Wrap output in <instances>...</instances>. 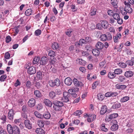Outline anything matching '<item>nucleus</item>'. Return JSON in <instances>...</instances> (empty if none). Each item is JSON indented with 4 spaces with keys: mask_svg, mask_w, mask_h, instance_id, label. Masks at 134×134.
I'll list each match as a JSON object with an SVG mask.
<instances>
[{
    "mask_svg": "<svg viewBox=\"0 0 134 134\" xmlns=\"http://www.w3.org/2000/svg\"><path fill=\"white\" fill-rule=\"evenodd\" d=\"M79 91V88L77 87H72V88L69 89L68 91V93L70 95H74L75 98L77 96L76 92H78Z\"/></svg>",
    "mask_w": 134,
    "mask_h": 134,
    "instance_id": "nucleus-1",
    "label": "nucleus"
},
{
    "mask_svg": "<svg viewBox=\"0 0 134 134\" xmlns=\"http://www.w3.org/2000/svg\"><path fill=\"white\" fill-rule=\"evenodd\" d=\"M63 97L62 98L63 102H67L69 101L71 95L66 92H64L63 93Z\"/></svg>",
    "mask_w": 134,
    "mask_h": 134,
    "instance_id": "nucleus-2",
    "label": "nucleus"
},
{
    "mask_svg": "<svg viewBox=\"0 0 134 134\" xmlns=\"http://www.w3.org/2000/svg\"><path fill=\"white\" fill-rule=\"evenodd\" d=\"M29 65L27 66L26 65L25 66L24 68L28 69L27 72L28 74L30 75L35 74L36 72L35 68L33 66L29 67Z\"/></svg>",
    "mask_w": 134,
    "mask_h": 134,
    "instance_id": "nucleus-3",
    "label": "nucleus"
},
{
    "mask_svg": "<svg viewBox=\"0 0 134 134\" xmlns=\"http://www.w3.org/2000/svg\"><path fill=\"white\" fill-rule=\"evenodd\" d=\"M14 114L15 113L13 110L12 109L9 110V111L8 113V119L10 120H13Z\"/></svg>",
    "mask_w": 134,
    "mask_h": 134,
    "instance_id": "nucleus-4",
    "label": "nucleus"
},
{
    "mask_svg": "<svg viewBox=\"0 0 134 134\" xmlns=\"http://www.w3.org/2000/svg\"><path fill=\"white\" fill-rule=\"evenodd\" d=\"M73 82L74 85L76 87H81L83 85L82 82L79 81L75 78L73 79Z\"/></svg>",
    "mask_w": 134,
    "mask_h": 134,
    "instance_id": "nucleus-5",
    "label": "nucleus"
},
{
    "mask_svg": "<svg viewBox=\"0 0 134 134\" xmlns=\"http://www.w3.org/2000/svg\"><path fill=\"white\" fill-rule=\"evenodd\" d=\"M48 60L47 57H43L41 59L40 61V64L41 65H45L47 63Z\"/></svg>",
    "mask_w": 134,
    "mask_h": 134,
    "instance_id": "nucleus-6",
    "label": "nucleus"
},
{
    "mask_svg": "<svg viewBox=\"0 0 134 134\" xmlns=\"http://www.w3.org/2000/svg\"><path fill=\"white\" fill-rule=\"evenodd\" d=\"M24 124L26 128L28 129H31L32 128V124L30 120H25Z\"/></svg>",
    "mask_w": 134,
    "mask_h": 134,
    "instance_id": "nucleus-7",
    "label": "nucleus"
},
{
    "mask_svg": "<svg viewBox=\"0 0 134 134\" xmlns=\"http://www.w3.org/2000/svg\"><path fill=\"white\" fill-rule=\"evenodd\" d=\"M35 100L34 98H31L28 101V105L29 107H32L35 105Z\"/></svg>",
    "mask_w": 134,
    "mask_h": 134,
    "instance_id": "nucleus-8",
    "label": "nucleus"
},
{
    "mask_svg": "<svg viewBox=\"0 0 134 134\" xmlns=\"http://www.w3.org/2000/svg\"><path fill=\"white\" fill-rule=\"evenodd\" d=\"M7 129L9 134H13V127L10 124H8L7 126Z\"/></svg>",
    "mask_w": 134,
    "mask_h": 134,
    "instance_id": "nucleus-9",
    "label": "nucleus"
},
{
    "mask_svg": "<svg viewBox=\"0 0 134 134\" xmlns=\"http://www.w3.org/2000/svg\"><path fill=\"white\" fill-rule=\"evenodd\" d=\"M72 80L69 77H66L64 80L65 83L67 85H70L72 83Z\"/></svg>",
    "mask_w": 134,
    "mask_h": 134,
    "instance_id": "nucleus-10",
    "label": "nucleus"
},
{
    "mask_svg": "<svg viewBox=\"0 0 134 134\" xmlns=\"http://www.w3.org/2000/svg\"><path fill=\"white\" fill-rule=\"evenodd\" d=\"M104 46V44L100 42H98L96 45V47L99 49H101Z\"/></svg>",
    "mask_w": 134,
    "mask_h": 134,
    "instance_id": "nucleus-11",
    "label": "nucleus"
},
{
    "mask_svg": "<svg viewBox=\"0 0 134 134\" xmlns=\"http://www.w3.org/2000/svg\"><path fill=\"white\" fill-rule=\"evenodd\" d=\"M107 110V109L106 105L102 106L100 111V114L102 115H104L106 113Z\"/></svg>",
    "mask_w": 134,
    "mask_h": 134,
    "instance_id": "nucleus-12",
    "label": "nucleus"
},
{
    "mask_svg": "<svg viewBox=\"0 0 134 134\" xmlns=\"http://www.w3.org/2000/svg\"><path fill=\"white\" fill-rule=\"evenodd\" d=\"M100 24L102 27L105 29H107L108 27V24L106 21H102Z\"/></svg>",
    "mask_w": 134,
    "mask_h": 134,
    "instance_id": "nucleus-13",
    "label": "nucleus"
},
{
    "mask_svg": "<svg viewBox=\"0 0 134 134\" xmlns=\"http://www.w3.org/2000/svg\"><path fill=\"white\" fill-rule=\"evenodd\" d=\"M115 87L117 89L120 90H124L126 88V86L125 85H120L119 84H116Z\"/></svg>",
    "mask_w": 134,
    "mask_h": 134,
    "instance_id": "nucleus-14",
    "label": "nucleus"
},
{
    "mask_svg": "<svg viewBox=\"0 0 134 134\" xmlns=\"http://www.w3.org/2000/svg\"><path fill=\"white\" fill-rule=\"evenodd\" d=\"M53 103L54 105H57L59 107H60L61 108H62L64 105L63 103L62 102L57 100L54 101L53 102Z\"/></svg>",
    "mask_w": 134,
    "mask_h": 134,
    "instance_id": "nucleus-15",
    "label": "nucleus"
},
{
    "mask_svg": "<svg viewBox=\"0 0 134 134\" xmlns=\"http://www.w3.org/2000/svg\"><path fill=\"white\" fill-rule=\"evenodd\" d=\"M44 103L46 105L49 107H51L52 105V103L48 99H44Z\"/></svg>",
    "mask_w": 134,
    "mask_h": 134,
    "instance_id": "nucleus-16",
    "label": "nucleus"
},
{
    "mask_svg": "<svg viewBox=\"0 0 134 134\" xmlns=\"http://www.w3.org/2000/svg\"><path fill=\"white\" fill-rule=\"evenodd\" d=\"M44 74L43 72L40 71L37 72V78L39 79H41L44 75Z\"/></svg>",
    "mask_w": 134,
    "mask_h": 134,
    "instance_id": "nucleus-17",
    "label": "nucleus"
},
{
    "mask_svg": "<svg viewBox=\"0 0 134 134\" xmlns=\"http://www.w3.org/2000/svg\"><path fill=\"white\" fill-rule=\"evenodd\" d=\"M128 5L125 6V10H126V12L129 13H131L132 12V9L130 7V5Z\"/></svg>",
    "mask_w": 134,
    "mask_h": 134,
    "instance_id": "nucleus-18",
    "label": "nucleus"
},
{
    "mask_svg": "<svg viewBox=\"0 0 134 134\" xmlns=\"http://www.w3.org/2000/svg\"><path fill=\"white\" fill-rule=\"evenodd\" d=\"M121 37V34L119 33H118L116 36H114V41L115 42H118V39H120Z\"/></svg>",
    "mask_w": 134,
    "mask_h": 134,
    "instance_id": "nucleus-19",
    "label": "nucleus"
},
{
    "mask_svg": "<svg viewBox=\"0 0 134 134\" xmlns=\"http://www.w3.org/2000/svg\"><path fill=\"white\" fill-rule=\"evenodd\" d=\"M133 75V73L132 71L130 70L126 71L125 74V76L127 77H131Z\"/></svg>",
    "mask_w": 134,
    "mask_h": 134,
    "instance_id": "nucleus-20",
    "label": "nucleus"
},
{
    "mask_svg": "<svg viewBox=\"0 0 134 134\" xmlns=\"http://www.w3.org/2000/svg\"><path fill=\"white\" fill-rule=\"evenodd\" d=\"M13 133L14 134H19L20 131L18 127L16 126H13Z\"/></svg>",
    "mask_w": 134,
    "mask_h": 134,
    "instance_id": "nucleus-21",
    "label": "nucleus"
},
{
    "mask_svg": "<svg viewBox=\"0 0 134 134\" xmlns=\"http://www.w3.org/2000/svg\"><path fill=\"white\" fill-rule=\"evenodd\" d=\"M35 132L37 134H44L45 133L44 131L41 128L37 129Z\"/></svg>",
    "mask_w": 134,
    "mask_h": 134,
    "instance_id": "nucleus-22",
    "label": "nucleus"
},
{
    "mask_svg": "<svg viewBox=\"0 0 134 134\" xmlns=\"http://www.w3.org/2000/svg\"><path fill=\"white\" fill-rule=\"evenodd\" d=\"M110 3L114 8H118V2L116 0H111Z\"/></svg>",
    "mask_w": 134,
    "mask_h": 134,
    "instance_id": "nucleus-23",
    "label": "nucleus"
},
{
    "mask_svg": "<svg viewBox=\"0 0 134 134\" xmlns=\"http://www.w3.org/2000/svg\"><path fill=\"white\" fill-rule=\"evenodd\" d=\"M92 53L94 55L96 56H98L100 54L99 51L96 49H93Z\"/></svg>",
    "mask_w": 134,
    "mask_h": 134,
    "instance_id": "nucleus-24",
    "label": "nucleus"
},
{
    "mask_svg": "<svg viewBox=\"0 0 134 134\" xmlns=\"http://www.w3.org/2000/svg\"><path fill=\"white\" fill-rule=\"evenodd\" d=\"M52 47L53 49H57L59 47V44L57 42H54L52 44Z\"/></svg>",
    "mask_w": 134,
    "mask_h": 134,
    "instance_id": "nucleus-25",
    "label": "nucleus"
},
{
    "mask_svg": "<svg viewBox=\"0 0 134 134\" xmlns=\"http://www.w3.org/2000/svg\"><path fill=\"white\" fill-rule=\"evenodd\" d=\"M49 96L50 98L52 99H53L56 97V94L54 92L51 91L49 93Z\"/></svg>",
    "mask_w": 134,
    "mask_h": 134,
    "instance_id": "nucleus-26",
    "label": "nucleus"
},
{
    "mask_svg": "<svg viewBox=\"0 0 134 134\" xmlns=\"http://www.w3.org/2000/svg\"><path fill=\"white\" fill-rule=\"evenodd\" d=\"M97 9L94 7L92 8L90 10V12L89 14L90 15L92 16L96 14Z\"/></svg>",
    "mask_w": 134,
    "mask_h": 134,
    "instance_id": "nucleus-27",
    "label": "nucleus"
},
{
    "mask_svg": "<svg viewBox=\"0 0 134 134\" xmlns=\"http://www.w3.org/2000/svg\"><path fill=\"white\" fill-rule=\"evenodd\" d=\"M115 74L114 72H109L108 74V77L110 79H113L115 77Z\"/></svg>",
    "mask_w": 134,
    "mask_h": 134,
    "instance_id": "nucleus-28",
    "label": "nucleus"
},
{
    "mask_svg": "<svg viewBox=\"0 0 134 134\" xmlns=\"http://www.w3.org/2000/svg\"><path fill=\"white\" fill-rule=\"evenodd\" d=\"M34 94L35 96L38 98L41 97L42 95L40 92L38 90H36L34 91Z\"/></svg>",
    "mask_w": 134,
    "mask_h": 134,
    "instance_id": "nucleus-29",
    "label": "nucleus"
},
{
    "mask_svg": "<svg viewBox=\"0 0 134 134\" xmlns=\"http://www.w3.org/2000/svg\"><path fill=\"white\" fill-rule=\"evenodd\" d=\"M43 115V118H44L46 119H49L51 117V115L50 113L49 112H46L44 113Z\"/></svg>",
    "mask_w": 134,
    "mask_h": 134,
    "instance_id": "nucleus-30",
    "label": "nucleus"
},
{
    "mask_svg": "<svg viewBox=\"0 0 134 134\" xmlns=\"http://www.w3.org/2000/svg\"><path fill=\"white\" fill-rule=\"evenodd\" d=\"M119 126L117 124L113 125L111 127V130L113 131H115L118 128Z\"/></svg>",
    "mask_w": 134,
    "mask_h": 134,
    "instance_id": "nucleus-31",
    "label": "nucleus"
},
{
    "mask_svg": "<svg viewBox=\"0 0 134 134\" xmlns=\"http://www.w3.org/2000/svg\"><path fill=\"white\" fill-rule=\"evenodd\" d=\"M34 114L35 116L38 118L40 119L43 118V115L37 111H35V112Z\"/></svg>",
    "mask_w": 134,
    "mask_h": 134,
    "instance_id": "nucleus-32",
    "label": "nucleus"
},
{
    "mask_svg": "<svg viewBox=\"0 0 134 134\" xmlns=\"http://www.w3.org/2000/svg\"><path fill=\"white\" fill-rule=\"evenodd\" d=\"M121 106V104L119 103H118L113 105L112 107V108L113 109H118Z\"/></svg>",
    "mask_w": 134,
    "mask_h": 134,
    "instance_id": "nucleus-33",
    "label": "nucleus"
},
{
    "mask_svg": "<svg viewBox=\"0 0 134 134\" xmlns=\"http://www.w3.org/2000/svg\"><path fill=\"white\" fill-rule=\"evenodd\" d=\"M122 70L119 68L115 70L114 72L115 74L119 75L121 74L122 73Z\"/></svg>",
    "mask_w": 134,
    "mask_h": 134,
    "instance_id": "nucleus-34",
    "label": "nucleus"
},
{
    "mask_svg": "<svg viewBox=\"0 0 134 134\" xmlns=\"http://www.w3.org/2000/svg\"><path fill=\"white\" fill-rule=\"evenodd\" d=\"M54 81L55 86L58 87L60 85V82L59 79H55L54 80Z\"/></svg>",
    "mask_w": 134,
    "mask_h": 134,
    "instance_id": "nucleus-35",
    "label": "nucleus"
},
{
    "mask_svg": "<svg viewBox=\"0 0 134 134\" xmlns=\"http://www.w3.org/2000/svg\"><path fill=\"white\" fill-rule=\"evenodd\" d=\"M129 99V97L128 96H125L122 98L120 100L121 102H124L128 101Z\"/></svg>",
    "mask_w": 134,
    "mask_h": 134,
    "instance_id": "nucleus-36",
    "label": "nucleus"
},
{
    "mask_svg": "<svg viewBox=\"0 0 134 134\" xmlns=\"http://www.w3.org/2000/svg\"><path fill=\"white\" fill-rule=\"evenodd\" d=\"M119 81L121 82H123L126 80V78L124 76H120L118 79Z\"/></svg>",
    "mask_w": 134,
    "mask_h": 134,
    "instance_id": "nucleus-37",
    "label": "nucleus"
},
{
    "mask_svg": "<svg viewBox=\"0 0 134 134\" xmlns=\"http://www.w3.org/2000/svg\"><path fill=\"white\" fill-rule=\"evenodd\" d=\"M40 59V58L39 57H36L34 58L32 63L34 64H36L39 62Z\"/></svg>",
    "mask_w": 134,
    "mask_h": 134,
    "instance_id": "nucleus-38",
    "label": "nucleus"
},
{
    "mask_svg": "<svg viewBox=\"0 0 134 134\" xmlns=\"http://www.w3.org/2000/svg\"><path fill=\"white\" fill-rule=\"evenodd\" d=\"M32 10L29 9L27 10L25 12V14L27 16H29L31 14Z\"/></svg>",
    "mask_w": 134,
    "mask_h": 134,
    "instance_id": "nucleus-39",
    "label": "nucleus"
},
{
    "mask_svg": "<svg viewBox=\"0 0 134 134\" xmlns=\"http://www.w3.org/2000/svg\"><path fill=\"white\" fill-rule=\"evenodd\" d=\"M104 98V96L103 95H102L101 93H100L98 94L97 96V98L98 99L102 100Z\"/></svg>",
    "mask_w": 134,
    "mask_h": 134,
    "instance_id": "nucleus-40",
    "label": "nucleus"
},
{
    "mask_svg": "<svg viewBox=\"0 0 134 134\" xmlns=\"http://www.w3.org/2000/svg\"><path fill=\"white\" fill-rule=\"evenodd\" d=\"M82 111L81 110H78L74 112L73 114L75 116H78L81 115L82 113Z\"/></svg>",
    "mask_w": 134,
    "mask_h": 134,
    "instance_id": "nucleus-41",
    "label": "nucleus"
},
{
    "mask_svg": "<svg viewBox=\"0 0 134 134\" xmlns=\"http://www.w3.org/2000/svg\"><path fill=\"white\" fill-rule=\"evenodd\" d=\"M100 40L102 41H105L107 40L106 35L105 34L102 35L100 36Z\"/></svg>",
    "mask_w": 134,
    "mask_h": 134,
    "instance_id": "nucleus-42",
    "label": "nucleus"
},
{
    "mask_svg": "<svg viewBox=\"0 0 134 134\" xmlns=\"http://www.w3.org/2000/svg\"><path fill=\"white\" fill-rule=\"evenodd\" d=\"M101 130L104 131L106 132L108 131V129L105 127V125L104 124H102L101 126Z\"/></svg>",
    "mask_w": 134,
    "mask_h": 134,
    "instance_id": "nucleus-43",
    "label": "nucleus"
},
{
    "mask_svg": "<svg viewBox=\"0 0 134 134\" xmlns=\"http://www.w3.org/2000/svg\"><path fill=\"white\" fill-rule=\"evenodd\" d=\"M37 124L40 127H43L44 124V121H42L39 120L38 121Z\"/></svg>",
    "mask_w": 134,
    "mask_h": 134,
    "instance_id": "nucleus-44",
    "label": "nucleus"
},
{
    "mask_svg": "<svg viewBox=\"0 0 134 134\" xmlns=\"http://www.w3.org/2000/svg\"><path fill=\"white\" fill-rule=\"evenodd\" d=\"M48 84L51 87H53L55 86L54 81L51 80L49 81Z\"/></svg>",
    "mask_w": 134,
    "mask_h": 134,
    "instance_id": "nucleus-45",
    "label": "nucleus"
},
{
    "mask_svg": "<svg viewBox=\"0 0 134 134\" xmlns=\"http://www.w3.org/2000/svg\"><path fill=\"white\" fill-rule=\"evenodd\" d=\"M53 108L54 110L57 111H59L61 110L62 108L55 105H54L53 106Z\"/></svg>",
    "mask_w": 134,
    "mask_h": 134,
    "instance_id": "nucleus-46",
    "label": "nucleus"
},
{
    "mask_svg": "<svg viewBox=\"0 0 134 134\" xmlns=\"http://www.w3.org/2000/svg\"><path fill=\"white\" fill-rule=\"evenodd\" d=\"M35 86L36 87L37 89H39L41 87L42 85H41L40 83V82H36L35 83Z\"/></svg>",
    "mask_w": 134,
    "mask_h": 134,
    "instance_id": "nucleus-47",
    "label": "nucleus"
},
{
    "mask_svg": "<svg viewBox=\"0 0 134 134\" xmlns=\"http://www.w3.org/2000/svg\"><path fill=\"white\" fill-rule=\"evenodd\" d=\"M113 16L114 19L116 20L118 19L120 17L119 15L117 13H114Z\"/></svg>",
    "mask_w": 134,
    "mask_h": 134,
    "instance_id": "nucleus-48",
    "label": "nucleus"
},
{
    "mask_svg": "<svg viewBox=\"0 0 134 134\" xmlns=\"http://www.w3.org/2000/svg\"><path fill=\"white\" fill-rule=\"evenodd\" d=\"M126 65L129 66H132L133 65V63L131 59L130 60H128L126 61Z\"/></svg>",
    "mask_w": 134,
    "mask_h": 134,
    "instance_id": "nucleus-49",
    "label": "nucleus"
},
{
    "mask_svg": "<svg viewBox=\"0 0 134 134\" xmlns=\"http://www.w3.org/2000/svg\"><path fill=\"white\" fill-rule=\"evenodd\" d=\"M48 55L51 57H54L55 55V53L52 51H50L49 52Z\"/></svg>",
    "mask_w": 134,
    "mask_h": 134,
    "instance_id": "nucleus-50",
    "label": "nucleus"
},
{
    "mask_svg": "<svg viewBox=\"0 0 134 134\" xmlns=\"http://www.w3.org/2000/svg\"><path fill=\"white\" fill-rule=\"evenodd\" d=\"M119 65L121 68H124L127 66L126 64L124 63L120 62L118 64Z\"/></svg>",
    "mask_w": 134,
    "mask_h": 134,
    "instance_id": "nucleus-51",
    "label": "nucleus"
},
{
    "mask_svg": "<svg viewBox=\"0 0 134 134\" xmlns=\"http://www.w3.org/2000/svg\"><path fill=\"white\" fill-rule=\"evenodd\" d=\"M26 87L27 88H30L31 86V82L29 81H27L26 83Z\"/></svg>",
    "mask_w": 134,
    "mask_h": 134,
    "instance_id": "nucleus-52",
    "label": "nucleus"
},
{
    "mask_svg": "<svg viewBox=\"0 0 134 134\" xmlns=\"http://www.w3.org/2000/svg\"><path fill=\"white\" fill-rule=\"evenodd\" d=\"M41 33V31L40 29H38L36 30L35 32V35L38 36L40 35Z\"/></svg>",
    "mask_w": 134,
    "mask_h": 134,
    "instance_id": "nucleus-53",
    "label": "nucleus"
},
{
    "mask_svg": "<svg viewBox=\"0 0 134 134\" xmlns=\"http://www.w3.org/2000/svg\"><path fill=\"white\" fill-rule=\"evenodd\" d=\"M88 117V118H90L91 119L93 120V121L94 119H95L96 117V115L94 114H90L89 115H87Z\"/></svg>",
    "mask_w": 134,
    "mask_h": 134,
    "instance_id": "nucleus-54",
    "label": "nucleus"
},
{
    "mask_svg": "<svg viewBox=\"0 0 134 134\" xmlns=\"http://www.w3.org/2000/svg\"><path fill=\"white\" fill-rule=\"evenodd\" d=\"M7 77V76L5 74L2 75L0 78V80L1 81H3L6 79Z\"/></svg>",
    "mask_w": 134,
    "mask_h": 134,
    "instance_id": "nucleus-55",
    "label": "nucleus"
},
{
    "mask_svg": "<svg viewBox=\"0 0 134 134\" xmlns=\"http://www.w3.org/2000/svg\"><path fill=\"white\" fill-rule=\"evenodd\" d=\"M110 115V117L112 119L117 117L118 116V114L117 113H114Z\"/></svg>",
    "mask_w": 134,
    "mask_h": 134,
    "instance_id": "nucleus-56",
    "label": "nucleus"
},
{
    "mask_svg": "<svg viewBox=\"0 0 134 134\" xmlns=\"http://www.w3.org/2000/svg\"><path fill=\"white\" fill-rule=\"evenodd\" d=\"M107 40H110L112 38V37L111 35L109 33H108L106 35Z\"/></svg>",
    "mask_w": 134,
    "mask_h": 134,
    "instance_id": "nucleus-57",
    "label": "nucleus"
},
{
    "mask_svg": "<svg viewBox=\"0 0 134 134\" xmlns=\"http://www.w3.org/2000/svg\"><path fill=\"white\" fill-rule=\"evenodd\" d=\"M98 83L97 81H96L94 82L92 85V89H94L98 85Z\"/></svg>",
    "mask_w": 134,
    "mask_h": 134,
    "instance_id": "nucleus-58",
    "label": "nucleus"
},
{
    "mask_svg": "<svg viewBox=\"0 0 134 134\" xmlns=\"http://www.w3.org/2000/svg\"><path fill=\"white\" fill-rule=\"evenodd\" d=\"M72 32V31L71 29L68 30L66 32H65L66 34L69 37L71 36V33Z\"/></svg>",
    "mask_w": 134,
    "mask_h": 134,
    "instance_id": "nucleus-59",
    "label": "nucleus"
},
{
    "mask_svg": "<svg viewBox=\"0 0 134 134\" xmlns=\"http://www.w3.org/2000/svg\"><path fill=\"white\" fill-rule=\"evenodd\" d=\"M107 13L110 16H113L114 13H113V11L111 10H109L107 11Z\"/></svg>",
    "mask_w": 134,
    "mask_h": 134,
    "instance_id": "nucleus-60",
    "label": "nucleus"
},
{
    "mask_svg": "<svg viewBox=\"0 0 134 134\" xmlns=\"http://www.w3.org/2000/svg\"><path fill=\"white\" fill-rule=\"evenodd\" d=\"M6 41L7 43H9L11 40V37L9 36H7L5 38Z\"/></svg>",
    "mask_w": 134,
    "mask_h": 134,
    "instance_id": "nucleus-61",
    "label": "nucleus"
},
{
    "mask_svg": "<svg viewBox=\"0 0 134 134\" xmlns=\"http://www.w3.org/2000/svg\"><path fill=\"white\" fill-rule=\"evenodd\" d=\"M10 57V54L8 52H7L5 53L4 55V58L7 59H8Z\"/></svg>",
    "mask_w": 134,
    "mask_h": 134,
    "instance_id": "nucleus-62",
    "label": "nucleus"
},
{
    "mask_svg": "<svg viewBox=\"0 0 134 134\" xmlns=\"http://www.w3.org/2000/svg\"><path fill=\"white\" fill-rule=\"evenodd\" d=\"M106 63V61L104 60L103 61L100 62L99 64V65L100 67L102 68L104 66Z\"/></svg>",
    "mask_w": 134,
    "mask_h": 134,
    "instance_id": "nucleus-63",
    "label": "nucleus"
},
{
    "mask_svg": "<svg viewBox=\"0 0 134 134\" xmlns=\"http://www.w3.org/2000/svg\"><path fill=\"white\" fill-rule=\"evenodd\" d=\"M6 116L5 115H3L2 116L1 118V119L3 120V122H2L3 123H4L6 121Z\"/></svg>",
    "mask_w": 134,
    "mask_h": 134,
    "instance_id": "nucleus-64",
    "label": "nucleus"
}]
</instances>
